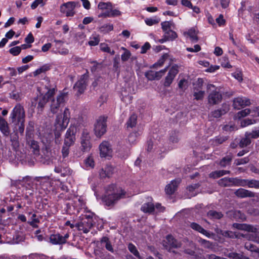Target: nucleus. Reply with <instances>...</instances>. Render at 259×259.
<instances>
[{"label": "nucleus", "mask_w": 259, "mask_h": 259, "mask_svg": "<svg viewBox=\"0 0 259 259\" xmlns=\"http://www.w3.org/2000/svg\"><path fill=\"white\" fill-rule=\"evenodd\" d=\"M125 194V192L121 187L112 184L106 188L103 201L107 205L110 206L124 198Z\"/></svg>", "instance_id": "obj_1"}, {"label": "nucleus", "mask_w": 259, "mask_h": 259, "mask_svg": "<svg viewBox=\"0 0 259 259\" xmlns=\"http://www.w3.org/2000/svg\"><path fill=\"white\" fill-rule=\"evenodd\" d=\"M70 119V111L66 107L63 112L57 114L54 122V126L57 131H64L68 126Z\"/></svg>", "instance_id": "obj_2"}, {"label": "nucleus", "mask_w": 259, "mask_h": 259, "mask_svg": "<svg viewBox=\"0 0 259 259\" xmlns=\"http://www.w3.org/2000/svg\"><path fill=\"white\" fill-rule=\"evenodd\" d=\"M233 227L238 230L254 233L248 236V240L259 244V225L253 226L247 224L234 223Z\"/></svg>", "instance_id": "obj_3"}, {"label": "nucleus", "mask_w": 259, "mask_h": 259, "mask_svg": "<svg viewBox=\"0 0 259 259\" xmlns=\"http://www.w3.org/2000/svg\"><path fill=\"white\" fill-rule=\"evenodd\" d=\"M25 113L23 107L17 104L12 111L10 118L12 123L19 125L20 123L25 122Z\"/></svg>", "instance_id": "obj_4"}, {"label": "nucleus", "mask_w": 259, "mask_h": 259, "mask_svg": "<svg viewBox=\"0 0 259 259\" xmlns=\"http://www.w3.org/2000/svg\"><path fill=\"white\" fill-rule=\"evenodd\" d=\"M206 90L209 92L208 96V102L209 104L214 105L219 104L222 100V95L217 90V88L212 84H208Z\"/></svg>", "instance_id": "obj_5"}, {"label": "nucleus", "mask_w": 259, "mask_h": 259, "mask_svg": "<svg viewBox=\"0 0 259 259\" xmlns=\"http://www.w3.org/2000/svg\"><path fill=\"white\" fill-rule=\"evenodd\" d=\"M65 93H60L56 98H52L50 101V111L53 114H57L59 111H61L62 107L65 105Z\"/></svg>", "instance_id": "obj_6"}, {"label": "nucleus", "mask_w": 259, "mask_h": 259, "mask_svg": "<svg viewBox=\"0 0 259 259\" xmlns=\"http://www.w3.org/2000/svg\"><path fill=\"white\" fill-rule=\"evenodd\" d=\"M92 217L93 214L91 213L89 214L82 215V221L76 225L78 230L79 231H82L84 233H88L91 228L93 226L94 224Z\"/></svg>", "instance_id": "obj_7"}, {"label": "nucleus", "mask_w": 259, "mask_h": 259, "mask_svg": "<svg viewBox=\"0 0 259 259\" xmlns=\"http://www.w3.org/2000/svg\"><path fill=\"white\" fill-rule=\"evenodd\" d=\"M107 118L105 116L99 117L95 124L94 132L95 135L101 138L106 132Z\"/></svg>", "instance_id": "obj_8"}, {"label": "nucleus", "mask_w": 259, "mask_h": 259, "mask_svg": "<svg viewBox=\"0 0 259 259\" xmlns=\"http://www.w3.org/2000/svg\"><path fill=\"white\" fill-rule=\"evenodd\" d=\"M76 127L75 126L70 125L66 131L63 145L70 147L72 146L76 140Z\"/></svg>", "instance_id": "obj_9"}, {"label": "nucleus", "mask_w": 259, "mask_h": 259, "mask_svg": "<svg viewBox=\"0 0 259 259\" xmlns=\"http://www.w3.org/2000/svg\"><path fill=\"white\" fill-rule=\"evenodd\" d=\"M80 144L81 150L83 152H88L92 147L91 137L89 132L87 130H83L80 137Z\"/></svg>", "instance_id": "obj_10"}, {"label": "nucleus", "mask_w": 259, "mask_h": 259, "mask_svg": "<svg viewBox=\"0 0 259 259\" xmlns=\"http://www.w3.org/2000/svg\"><path fill=\"white\" fill-rule=\"evenodd\" d=\"M100 156L102 158H110L113 150L110 143L106 141H103L99 145Z\"/></svg>", "instance_id": "obj_11"}, {"label": "nucleus", "mask_w": 259, "mask_h": 259, "mask_svg": "<svg viewBox=\"0 0 259 259\" xmlns=\"http://www.w3.org/2000/svg\"><path fill=\"white\" fill-rule=\"evenodd\" d=\"M76 3L74 2H69L64 3L60 6V12L66 17H72L75 14V8Z\"/></svg>", "instance_id": "obj_12"}, {"label": "nucleus", "mask_w": 259, "mask_h": 259, "mask_svg": "<svg viewBox=\"0 0 259 259\" xmlns=\"http://www.w3.org/2000/svg\"><path fill=\"white\" fill-rule=\"evenodd\" d=\"M177 241L171 235H168L164 240L163 245L169 252L175 253L177 252Z\"/></svg>", "instance_id": "obj_13"}, {"label": "nucleus", "mask_w": 259, "mask_h": 259, "mask_svg": "<svg viewBox=\"0 0 259 259\" xmlns=\"http://www.w3.org/2000/svg\"><path fill=\"white\" fill-rule=\"evenodd\" d=\"M88 75H82L74 86V89L77 91L78 95L83 93L87 85Z\"/></svg>", "instance_id": "obj_14"}, {"label": "nucleus", "mask_w": 259, "mask_h": 259, "mask_svg": "<svg viewBox=\"0 0 259 259\" xmlns=\"http://www.w3.org/2000/svg\"><path fill=\"white\" fill-rule=\"evenodd\" d=\"M69 236L68 233H66L64 236L59 233L53 234L50 235V241L53 244H63L66 242Z\"/></svg>", "instance_id": "obj_15"}, {"label": "nucleus", "mask_w": 259, "mask_h": 259, "mask_svg": "<svg viewBox=\"0 0 259 259\" xmlns=\"http://www.w3.org/2000/svg\"><path fill=\"white\" fill-rule=\"evenodd\" d=\"M229 105L226 103H224L220 109L214 110L211 112L210 116L213 118H220L222 115L226 114L229 111Z\"/></svg>", "instance_id": "obj_16"}, {"label": "nucleus", "mask_w": 259, "mask_h": 259, "mask_svg": "<svg viewBox=\"0 0 259 259\" xmlns=\"http://www.w3.org/2000/svg\"><path fill=\"white\" fill-rule=\"evenodd\" d=\"M250 104L249 99L246 98L237 97L233 100V107L235 109H240Z\"/></svg>", "instance_id": "obj_17"}, {"label": "nucleus", "mask_w": 259, "mask_h": 259, "mask_svg": "<svg viewBox=\"0 0 259 259\" xmlns=\"http://www.w3.org/2000/svg\"><path fill=\"white\" fill-rule=\"evenodd\" d=\"M37 101H38L37 108L39 111H42L45 105L48 102V99L46 98V96H44L42 94L33 99L32 101V105L36 106Z\"/></svg>", "instance_id": "obj_18"}, {"label": "nucleus", "mask_w": 259, "mask_h": 259, "mask_svg": "<svg viewBox=\"0 0 259 259\" xmlns=\"http://www.w3.org/2000/svg\"><path fill=\"white\" fill-rule=\"evenodd\" d=\"M190 227L193 229L194 230L199 232L205 236L210 238L214 235L213 233H210L206 230H205L204 228H203L200 225L196 223H191L190 225Z\"/></svg>", "instance_id": "obj_19"}, {"label": "nucleus", "mask_w": 259, "mask_h": 259, "mask_svg": "<svg viewBox=\"0 0 259 259\" xmlns=\"http://www.w3.org/2000/svg\"><path fill=\"white\" fill-rule=\"evenodd\" d=\"M235 195L239 198H246V197H254L255 193L249 190L244 189L243 188H239L237 189L235 192Z\"/></svg>", "instance_id": "obj_20"}, {"label": "nucleus", "mask_w": 259, "mask_h": 259, "mask_svg": "<svg viewBox=\"0 0 259 259\" xmlns=\"http://www.w3.org/2000/svg\"><path fill=\"white\" fill-rule=\"evenodd\" d=\"M178 66H173L169 71L168 74L165 78L164 85L168 87L172 82L173 79L178 73Z\"/></svg>", "instance_id": "obj_21"}, {"label": "nucleus", "mask_w": 259, "mask_h": 259, "mask_svg": "<svg viewBox=\"0 0 259 259\" xmlns=\"http://www.w3.org/2000/svg\"><path fill=\"white\" fill-rule=\"evenodd\" d=\"M49 138V143L47 144H45V148L42 149V152L44 154V155L47 158H50L53 156V152L52 149L51 145V141L53 140V137L52 135L50 136Z\"/></svg>", "instance_id": "obj_22"}, {"label": "nucleus", "mask_w": 259, "mask_h": 259, "mask_svg": "<svg viewBox=\"0 0 259 259\" xmlns=\"http://www.w3.org/2000/svg\"><path fill=\"white\" fill-rule=\"evenodd\" d=\"M178 187V181L176 180H172L169 184L167 185L165 191L167 195H171L177 190Z\"/></svg>", "instance_id": "obj_23"}, {"label": "nucleus", "mask_w": 259, "mask_h": 259, "mask_svg": "<svg viewBox=\"0 0 259 259\" xmlns=\"http://www.w3.org/2000/svg\"><path fill=\"white\" fill-rule=\"evenodd\" d=\"M234 178L225 177L219 180L218 184L221 187H231L234 186Z\"/></svg>", "instance_id": "obj_24"}, {"label": "nucleus", "mask_w": 259, "mask_h": 259, "mask_svg": "<svg viewBox=\"0 0 259 259\" xmlns=\"http://www.w3.org/2000/svg\"><path fill=\"white\" fill-rule=\"evenodd\" d=\"M0 131L5 136L10 134V130L7 122L2 117H0Z\"/></svg>", "instance_id": "obj_25"}, {"label": "nucleus", "mask_w": 259, "mask_h": 259, "mask_svg": "<svg viewBox=\"0 0 259 259\" xmlns=\"http://www.w3.org/2000/svg\"><path fill=\"white\" fill-rule=\"evenodd\" d=\"M121 15V12L117 9H112V8L109 11L103 12L99 17H114Z\"/></svg>", "instance_id": "obj_26"}, {"label": "nucleus", "mask_w": 259, "mask_h": 259, "mask_svg": "<svg viewBox=\"0 0 259 259\" xmlns=\"http://www.w3.org/2000/svg\"><path fill=\"white\" fill-rule=\"evenodd\" d=\"M27 142L29 145L30 148L32 150L33 154L35 155H38L39 154L38 143L33 140H28V139H27Z\"/></svg>", "instance_id": "obj_27"}, {"label": "nucleus", "mask_w": 259, "mask_h": 259, "mask_svg": "<svg viewBox=\"0 0 259 259\" xmlns=\"http://www.w3.org/2000/svg\"><path fill=\"white\" fill-rule=\"evenodd\" d=\"M230 171L226 170H220L212 171L209 174V177L212 179H217L227 174H229Z\"/></svg>", "instance_id": "obj_28"}, {"label": "nucleus", "mask_w": 259, "mask_h": 259, "mask_svg": "<svg viewBox=\"0 0 259 259\" xmlns=\"http://www.w3.org/2000/svg\"><path fill=\"white\" fill-rule=\"evenodd\" d=\"M198 33V32L195 30V28H191L188 32H185L184 33V35L186 36V35H188L191 41L193 42H197L198 40V38L197 36Z\"/></svg>", "instance_id": "obj_29"}, {"label": "nucleus", "mask_w": 259, "mask_h": 259, "mask_svg": "<svg viewBox=\"0 0 259 259\" xmlns=\"http://www.w3.org/2000/svg\"><path fill=\"white\" fill-rule=\"evenodd\" d=\"M233 159V155L232 154H229L226 156L223 157L221 160L219 162V165L222 167H225L227 165H229L231 164V161Z\"/></svg>", "instance_id": "obj_30"}, {"label": "nucleus", "mask_w": 259, "mask_h": 259, "mask_svg": "<svg viewBox=\"0 0 259 259\" xmlns=\"http://www.w3.org/2000/svg\"><path fill=\"white\" fill-rule=\"evenodd\" d=\"M142 133V132L140 130L130 133L127 138L129 143L130 144H134L137 141L138 137L141 135Z\"/></svg>", "instance_id": "obj_31"}, {"label": "nucleus", "mask_w": 259, "mask_h": 259, "mask_svg": "<svg viewBox=\"0 0 259 259\" xmlns=\"http://www.w3.org/2000/svg\"><path fill=\"white\" fill-rule=\"evenodd\" d=\"M167 60H169L170 61L172 60L168 54H164L162 55L161 58L153 65V67L155 68L161 67L164 64V62Z\"/></svg>", "instance_id": "obj_32"}, {"label": "nucleus", "mask_w": 259, "mask_h": 259, "mask_svg": "<svg viewBox=\"0 0 259 259\" xmlns=\"http://www.w3.org/2000/svg\"><path fill=\"white\" fill-rule=\"evenodd\" d=\"M207 215L208 218L212 220H219L223 217V214L221 212L213 210L208 211Z\"/></svg>", "instance_id": "obj_33"}, {"label": "nucleus", "mask_w": 259, "mask_h": 259, "mask_svg": "<svg viewBox=\"0 0 259 259\" xmlns=\"http://www.w3.org/2000/svg\"><path fill=\"white\" fill-rule=\"evenodd\" d=\"M204 80L202 78H199L193 83V91H204L203 90Z\"/></svg>", "instance_id": "obj_34"}, {"label": "nucleus", "mask_w": 259, "mask_h": 259, "mask_svg": "<svg viewBox=\"0 0 259 259\" xmlns=\"http://www.w3.org/2000/svg\"><path fill=\"white\" fill-rule=\"evenodd\" d=\"M251 143V139L248 136H247L246 133H245L244 134V137L240 140L239 143V146L240 148H244L249 145Z\"/></svg>", "instance_id": "obj_35"}, {"label": "nucleus", "mask_w": 259, "mask_h": 259, "mask_svg": "<svg viewBox=\"0 0 259 259\" xmlns=\"http://www.w3.org/2000/svg\"><path fill=\"white\" fill-rule=\"evenodd\" d=\"M141 210L144 212L151 213L154 210V205L152 202L145 203L142 205Z\"/></svg>", "instance_id": "obj_36"}, {"label": "nucleus", "mask_w": 259, "mask_h": 259, "mask_svg": "<svg viewBox=\"0 0 259 259\" xmlns=\"http://www.w3.org/2000/svg\"><path fill=\"white\" fill-rule=\"evenodd\" d=\"M198 242L204 248H208V249H210V248H213V243L208 240H205V239L200 238L198 240Z\"/></svg>", "instance_id": "obj_37"}, {"label": "nucleus", "mask_w": 259, "mask_h": 259, "mask_svg": "<svg viewBox=\"0 0 259 259\" xmlns=\"http://www.w3.org/2000/svg\"><path fill=\"white\" fill-rule=\"evenodd\" d=\"M160 22V19L154 16L152 18H147L145 19V22L147 25L151 26L155 24L158 23Z\"/></svg>", "instance_id": "obj_38"}, {"label": "nucleus", "mask_w": 259, "mask_h": 259, "mask_svg": "<svg viewBox=\"0 0 259 259\" xmlns=\"http://www.w3.org/2000/svg\"><path fill=\"white\" fill-rule=\"evenodd\" d=\"M250 110L249 109H245L238 112L234 116L235 119H240L241 118L246 117L250 113Z\"/></svg>", "instance_id": "obj_39"}, {"label": "nucleus", "mask_w": 259, "mask_h": 259, "mask_svg": "<svg viewBox=\"0 0 259 259\" xmlns=\"http://www.w3.org/2000/svg\"><path fill=\"white\" fill-rule=\"evenodd\" d=\"M101 242L102 243L105 244V247L107 250L112 253L114 252L113 248L108 237H103L101 239Z\"/></svg>", "instance_id": "obj_40"}, {"label": "nucleus", "mask_w": 259, "mask_h": 259, "mask_svg": "<svg viewBox=\"0 0 259 259\" xmlns=\"http://www.w3.org/2000/svg\"><path fill=\"white\" fill-rule=\"evenodd\" d=\"M249 180L246 179H240L237 178H234V186H242L245 187L246 186H248Z\"/></svg>", "instance_id": "obj_41"}, {"label": "nucleus", "mask_w": 259, "mask_h": 259, "mask_svg": "<svg viewBox=\"0 0 259 259\" xmlns=\"http://www.w3.org/2000/svg\"><path fill=\"white\" fill-rule=\"evenodd\" d=\"M244 247L251 252H259V248L249 241L245 243Z\"/></svg>", "instance_id": "obj_42"}, {"label": "nucleus", "mask_w": 259, "mask_h": 259, "mask_svg": "<svg viewBox=\"0 0 259 259\" xmlns=\"http://www.w3.org/2000/svg\"><path fill=\"white\" fill-rule=\"evenodd\" d=\"M50 69V66L48 64H45L36 69L33 72L34 76H36L42 73H45Z\"/></svg>", "instance_id": "obj_43"}, {"label": "nucleus", "mask_w": 259, "mask_h": 259, "mask_svg": "<svg viewBox=\"0 0 259 259\" xmlns=\"http://www.w3.org/2000/svg\"><path fill=\"white\" fill-rule=\"evenodd\" d=\"M257 122L256 119L246 118L243 119L240 122V126L241 127H245L248 125L255 123Z\"/></svg>", "instance_id": "obj_44"}, {"label": "nucleus", "mask_w": 259, "mask_h": 259, "mask_svg": "<svg viewBox=\"0 0 259 259\" xmlns=\"http://www.w3.org/2000/svg\"><path fill=\"white\" fill-rule=\"evenodd\" d=\"M98 7L99 9L106 12L107 11H109L112 8V4L110 2H100Z\"/></svg>", "instance_id": "obj_45"}, {"label": "nucleus", "mask_w": 259, "mask_h": 259, "mask_svg": "<svg viewBox=\"0 0 259 259\" xmlns=\"http://www.w3.org/2000/svg\"><path fill=\"white\" fill-rule=\"evenodd\" d=\"M100 50L103 52L110 54V55H114L115 52L114 50H112L108 45L105 43H101L100 45Z\"/></svg>", "instance_id": "obj_46"}, {"label": "nucleus", "mask_w": 259, "mask_h": 259, "mask_svg": "<svg viewBox=\"0 0 259 259\" xmlns=\"http://www.w3.org/2000/svg\"><path fill=\"white\" fill-rule=\"evenodd\" d=\"M221 234L222 235L225 237L229 238H237L238 235L236 234V233L230 231H220Z\"/></svg>", "instance_id": "obj_47"}, {"label": "nucleus", "mask_w": 259, "mask_h": 259, "mask_svg": "<svg viewBox=\"0 0 259 259\" xmlns=\"http://www.w3.org/2000/svg\"><path fill=\"white\" fill-rule=\"evenodd\" d=\"M128 249L135 256L139 258V259H142V257L140 256L139 251L137 249L136 247L132 243H130L128 245Z\"/></svg>", "instance_id": "obj_48"}, {"label": "nucleus", "mask_w": 259, "mask_h": 259, "mask_svg": "<svg viewBox=\"0 0 259 259\" xmlns=\"http://www.w3.org/2000/svg\"><path fill=\"white\" fill-rule=\"evenodd\" d=\"M178 132L175 130H172L169 133V140L170 142L174 143L178 141Z\"/></svg>", "instance_id": "obj_49"}, {"label": "nucleus", "mask_w": 259, "mask_h": 259, "mask_svg": "<svg viewBox=\"0 0 259 259\" xmlns=\"http://www.w3.org/2000/svg\"><path fill=\"white\" fill-rule=\"evenodd\" d=\"M113 29V26L111 24H104L99 28V31L103 33L111 31Z\"/></svg>", "instance_id": "obj_50"}, {"label": "nucleus", "mask_w": 259, "mask_h": 259, "mask_svg": "<svg viewBox=\"0 0 259 259\" xmlns=\"http://www.w3.org/2000/svg\"><path fill=\"white\" fill-rule=\"evenodd\" d=\"M34 180L36 182L39 183L40 185H44L46 183H49L50 177L49 176L36 177L35 178Z\"/></svg>", "instance_id": "obj_51"}, {"label": "nucleus", "mask_w": 259, "mask_h": 259, "mask_svg": "<svg viewBox=\"0 0 259 259\" xmlns=\"http://www.w3.org/2000/svg\"><path fill=\"white\" fill-rule=\"evenodd\" d=\"M137 123V116L135 114H132L127 121L126 124L127 127H133Z\"/></svg>", "instance_id": "obj_52"}, {"label": "nucleus", "mask_w": 259, "mask_h": 259, "mask_svg": "<svg viewBox=\"0 0 259 259\" xmlns=\"http://www.w3.org/2000/svg\"><path fill=\"white\" fill-rule=\"evenodd\" d=\"M228 139V137L227 136H217L213 140V142L215 145H218L223 143Z\"/></svg>", "instance_id": "obj_53"}, {"label": "nucleus", "mask_w": 259, "mask_h": 259, "mask_svg": "<svg viewBox=\"0 0 259 259\" xmlns=\"http://www.w3.org/2000/svg\"><path fill=\"white\" fill-rule=\"evenodd\" d=\"M247 136L251 139H257L259 137V127L252 130L251 132H246Z\"/></svg>", "instance_id": "obj_54"}, {"label": "nucleus", "mask_w": 259, "mask_h": 259, "mask_svg": "<svg viewBox=\"0 0 259 259\" xmlns=\"http://www.w3.org/2000/svg\"><path fill=\"white\" fill-rule=\"evenodd\" d=\"M164 36L167 39L172 40L177 37V34L176 32L171 29L168 31H166V32L164 33Z\"/></svg>", "instance_id": "obj_55"}, {"label": "nucleus", "mask_w": 259, "mask_h": 259, "mask_svg": "<svg viewBox=\"0 0 259 259\" xmlns=\"http://www.w3.org/2000/svg\"><path fill=\"white\" fill-rule=\"evenodd\" d=\"M161 25L162 29L164 33L166 32V31H168L172 29L173 27L172 24L168 21L163 22L161 23Z\"/></svg>", "instance_id": "obj_56"}, {"label": "nucleus", "mask_w": 259, "mask_h": 259, "mask_svg": "<svg viewBox=\"0 0 259 259\" xmlns=\"http://www.w3.org/2000/svg\"><path fill=\"white\" fill-rule=\"evenodd\" d=\"M193 94L194 97V99L196 100H202L204 96V91H193Z\"/></svg>", "instance_id": "obj_57"}, {"label": "nucleus", "mask_w": 259, "mask_h": 259, "mask_svg": "<svg viewBox=\"0 0 259 259\" xmlns=\"http://www.w3.org/2000/svg\"><path fill=\"white\" fill-rule=\"evenodd\" d=\"M189 85V82L188 78H184L180 80L179 81V89H181L183 91L186 90Z\"/></svg>", "instance_id": "obj_58"}, {"label": "nucleus", "mask_w": 259, "mask_h": 259, "mask_svg": "<svg viewBox=\"0 0 259 259\" xmlns=\"http://www.w3.org/2000/svg\"><path fill=\"white\" fill-rule=\"evenodd\" d=\"M56 89L53 88L52 89H48L47 92L44 94L42 95L44 96H46V98L48 99V100H52V98L54 96V95L55 94L56 92Z\"/></svg>", "instance_id": "obj_59"}, {"label": "nucleus", "mask_w": 259, "mask_h": 259, "mask_svg": "<svg viewBox=\"0 0 259 259\" xmlns=\"http://www.w3.org/2000/svg\"><path fill=\"white\" fill-rule=\"evenodd\" d=\"M39 222V220L37 218H36V215L35 214L33 213L31 216V221L28 222V223L33 228H37L38 226L37 225V223Z\"/></svg>", "instance_id": "obj_60"}, {"label": "nucleus", "mask_w": 259, "mask_h": 259, "mask_svg": "<svg viewBox=\"0 0 259 259\" xmlns=\"http://www.w3.org/2000/svg\"><path fill=\"white\" fill-rule=\"evenodd\" d=\"M45 5L44 0H35L31 5V8L33 10L36 9L38 5L43 7Z\"/></svg>", "instance_id": "obj_61"}, {"label": "nucleus", "mask_w": 259, "mask_h": 259, "mask_svg": "<svg viewBox=\"0 0 259 259\" xmlns=\"http://www.w3.org/2000/svg\"><path fill=\"white\" fill-rule=\"evenodd\" d=\"M248 187L249 188H254L255 189H259V181L255 180H249L248 183Z\"/></svg>", "instance_id": "obj_62"}, {"label": "nucleus", "mask_w": 259, "mask_h": 259, "mask_svg": "<svg viewBox=\"0 0 259 259\" xmlns=\"http://www.w3.org/2000/svg\"><path fill=\"white\" fill-rule=\"evenodd\" d=\"M69 149L70 147L65 146V145H63L61 153L63 158H65L67 157L69 154Z\"/></svg>", "instance_id": "obj_63"}, {"label": "nucleus", "mask_w": 259, "mask_h": 259, "mask_svg": "<svg viewBox=\"0 0 259 259\" xmlns=\"http://www.w3.org/2000/svg\"><path fill=\"white\" fill-rule=\"evenodd\" d=\"M21 51L20 47H15L10 49L9 52L14 56L18 55Z\"/></svg>", "instance_id": "obj_64"}]
</instances>
